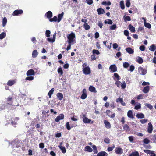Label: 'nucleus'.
Segmentation results:
<instances>
[{
  "instance_id": "12",
  "label": "nucleus",
  "mask_w": 156,
  "mask_h": 156,
  "mask_svg": "<svg viewBox=\"0 0 156 156\" xmlns=\"http://www.w3.org/2000/svg\"><path fill=\"white\" fill-rule=\"evenodd\" d=\"M115 152L117 154H121L123 153V150L121 148L116 147L115 149Z\"/></svg>"
},
{
  "instance_id": "5",
  "label": "nucleus",
  "mask_w": 156,
  "mask_h": 156,
  "mask_svg": "<svg viewBox=\"0 0 156 156\" xmlns=\"http://www.w3.org/2000/svg\"><path fill=\"white\" fill-rule=\"evenodd\" d=\"M138 71L141 75H145L147 73V70L141 67L138 68Z\"/></svg>"
},
{
  "instance_id": "28",
  "label": "nucleus",
  "mask_w": 156,
  "mask_h": 156,
  "mask_svg": "<svg viewBox=\"0 0 156 156\" xmlns=\"http://www.w3.org/2000/svg\"><path fill=\"white\" fill-rule=\"evenodd\" d=\"M127 115L130 118H134L132 111L131 110H129L128 111Z\"/></svg>"
},
{
  "instance_id": "50",
  "label": "nucleus",
  "mask_w": 156,
  "mask_h": 156,
  "mask_svg": "<svg viewBox=\"0 0 156 156\" xmlns=\"http://www.w3.org/2000/svg\"><path fill=\"white\" fill-rule=\"evenodd\" d=\"M117 26L116 24H113L110 27V29L112 30H115Z\"/></svg>"
},
{
  "instance_id": "54",
  "label": "nucleus",
  "mask_w": 156,
  "mask_h": 156,
  "mask_svg": "<svg viewBox=\"0 0 156 156\" xmlns=\"http://www.w3.org/2000/svg\"><path fill=\"white\" fill-rule=\"evenodd\" d=\"M115 146L113 144L112 147H109L108 148V149H107L108 151H112L113 149L115 148Z\"/></svg>"
},
{
  "instance_id": "44",
  "label": "nucleus",
  "mask_w": 156,
  "mask_h": 156,
  "mask_svg": "<svg viewBox=\"0 0 156 156\" xmlns=\"http://www.w3.org/2000/svg\"><path fill=\"white\" fill-rule=\"evenodd\" d=\"M120 5L121 9H124L125 8V6L124 3V2L121 1L120 2Z\"/></svg>"
},
{
  "instance_id": "23",
  "label": "nucleus",
  "mask_w": 156,
  "mask_h": 156,
  "mask_svg": "<svg viewBox=\"0 0 156 156\" xmlns=\"http://www.w3.org/2000/svg\"><path fill=\"white\" fill-rule=\"evenodd\" d=\"M89 90L92 92L96 93L97 90H96L95 88L93 86H90L89 88Z\"/></svg>"
},
{
  "instance_id": "42",
  "label": "nucleus",
  "mask_w": 156,
  "mask_h": 156,
  "mask_svg": "<svg viewBox=\"0 0 156 156\" xmlns=\"http://www.w3.org/2000/svg\"><path fill=\"white\" fill-rule=\"evenodd\" d=\"M121 87L122 89H124L126 88V84L125 81H123L121 83Z\"/></svg>"
},
{
  "instance_id": "22",
  "label": "nucleus",
  "mask_w": 156,
  "mask_h": 156,
  "mask_svg": "<svg viewBox=\"0 0 156 156\" xmlns=\"http://www.w3.org/2000/svg\"><path fill=\"white\" fill-rule=\"evenodd\" d=\"M126 50L127 52L130 54H132L134 52L133 50L130 47L126 48Z\"/></svg>"
},
{
  "instance_id": "20",
  "label": "nucleus",
  "mask_w": 156,
  "mask_h": 156,
  "mask_svg": "<svg viewBox=\"0 0 156 156\" xmlns=\"http://www.w3.org/2000/svg\"><path fill=\"white\" fill-rule=\"evenodd\" d=\"M97 11L98 15L103 14L105 13L104 9L101 8L98 9H97Z\"/></svg>"
},
{
  "instance_id": "27",
  "label": "nucleus",
  "mask_w": 156,
  "mask_h": 156,
  "mask_svg": "<svg viewBox=\"0 0 156 156\" xmlns=\"http://www.w3.org/2000/svg\"><path fill=\"white\" fill-rule=\"evenodd\" d=\"M63 12H62L61 14H59L58 15V22H59L61 21L63 16Z\"/></svg>"
},
{
  "instance_id": "60",
  "label": "nucleus",
  "mask_w": 156,
  "mask_h": 156,
  "mask_svg": "<svg viewBox=\"0 0 156 156\" xmlns=\"http://www.w3.org/2000/svg\"><path fill=\"white\" fill-rule=\"evenodd\" d=\"M126 6L127 7H129L130 3V0H126Z\"/></svg>"
},
{
  "instance_id": "52",
  "label": "nucleus",
  "mask_w": 156,
  "mask_h": 156,
  "mask_svg": "<svg viewBox=\"0 0 156 156\" xmlns=\"http://www.w3.org/2000/svg\"><path fill=\"white\" fill-rule=\"evenodd\" d=\"M51 34V32L50 30H47L45 32V35L47 37H49L50 36V34Z\"/></svg>"
},
{
  "instance_id": "37",
  "label": "nucleus",
  "mask_w": 156,
  "mask_h": 156,
  "mask_svg": "<svg viewBox=\"0 0 156 156\" xmlns=\"http://www.w3.org/2000/svg\"><path fill=\"white\" fill-rule=\"evenodd\" d=\"M136 116L138 118L142 119L144 117V116L143 113H140L137 114Z\"/></svg>"
},
{
  "instance_id": "1",
  "label": "nucleus",
  "mask_w": 156,
  "mask_h": 156,
  "mask_svg": "<svg viewBox=\"0 0 156 156\" xmlns=\"http://www.w3.org/2000/svg\"><path fill=\"white\" fill-rule=\"evenodd\" d=\"M83 72V73L86 75L90 74L91 73V70L90 68L87 66L86 63H84L82 65Z\"/></svg>"
},
{
  "instance_id": "59",
  "label": "nucleus",
  "mask_w": 156,
  "mask_h": 156,
  "mask_svg": "<svg viewBox=\"0 0 156 156\" xmlns=\"http://www.w3.org/2000/svg\"><path fill=\"white\" fill-rule=\"evenodd\" d=\"M91 61H94L95 60L97 57L95 55L93 54V55H92L91 56Z\"/></svg>"
},
{
  "instance_id": "58",
  "label": "nucleus",
  "mask_w": 156,
  "mask_h": 156,
  "mask_svg": "<svg viewBox=\"0 0 156 156\" xmlns=\"http://www.w3.org/2000/svg\"><path fill=\"white\" fill-rule=\"evenodd\" d=\"M143 151L144 153L149 154H150L151 153V152L152 151L147 149L144 150Z\"/></svg>"
},
{
  "instance_id": "19",
  "label": "nucleus",
  "mask_w": 156,
  "mask_h": 156,
  "mask_svg": "<svg viewBox=\"0 0 156 156\" xmlns=\"http://www.w3.org/2000/svg\"><path fill=\"white\" fill-rule=\"evenodd\" d=\"M16 81L15 80H10L8 81L7 84L9 86H12L14 85Z\"/></svg>"
},
{
  "instance_id": "21",
  "label": "nucleus",
  "mask_w": 156,
  "mask_h": 156,
  "mask_svg": "<svg viewBox=\"0 0 156 156\" xmlns=\"http://www.w3.org/2000/svg\"><path fill=\"white\" fill-rule=\"evenodd\" d=\"M84 151H87L89 152H91L93 151V150L90 146H87L85 147Z\"/></svg>"
},
{
  "instance_id": "61",
  "label": "nucleus",
  "mask_w": 156,
  "mask_h": 156,
  "mask_svg": "<svg viewBox=\"0 0 156 156\" xmlns=\"http://www.w3.org/2000/svg\"><path fill=\"white\" fill-rule=\"evenodd\" d=\"M104 141L105 143L108 144L110 143V139L108 137L105 138Z\"/></svg>"
},
{
  "instance_id": "30",
  "label": "nucleus",
  "mask_w": 156,
  "mask_h": 156,
  "mask_svg": "<svg viewBox=\"0 0 156 156\" xmlns=\"http://www.w3.org/2000/svg\"><path fill=\"white\" fill-rule=\"evenodd\" d=\"M38 55V52L36 50H34L32 52V56L33 58L36 57Z\"/></svg>"
},
{
  "instance_id": "11",
  "label": "nucleus",
  "mask_w": 156,
  "mask_h": 156,
  "mask_svg": "<svg viewBox=\"0 0 156 156\" xmlns=\"http://www.w3.org/2000/svg\"><path fill=\"white\" fill-rule=\"evenodd\" d=\"M104 122L105 124V126L106 128L109 129L111 128V125L109 122L106 120H105Z\"/></svg>"
},
{
  "instance_id": "33",
  "label": "nucleus",
  "mask_w": 156,
  "mask_h": 156,
  "mask_svg": "<svg viewBox=\"0 0 156 156\" xmlns=\"http://www.w3.org/2000/svg\"><path fill=\"white\" fill-rule=\"evenodd\" d=\"M57 96L59 100H61L63 98V95L62 93H58L57 94Z\"/></svg>"
},
{
  "instance_id": "46",
  "label": "nucleus",
  "mask_w": 156,
  "mask_h": 156,
  "mask_svg": "<svg viewBox=\"0 0 156 156\" xmlns=\"http://www.w3.org/2000/svg\"><path fill=\"white\" fill-rule=\"evenodd\" d=\"M123 67L125 68H127L129 66V64L127 62H125L123 63Z\"/></svg>"
},
{
  "instance_id": "18",
  "label": "nucleus",
  "mask_w": 156,
  "mask_h": 156,
  "mask_svg": "<svg viewBox=\"0 0 156 156\" xmlns=\"http://www.w3.org/2000/svg\"><path fill=\"white\" fill-rule=\"evenodd\" d=\"M97 156H108V154L105 151H101L98 154Z\"/></svg>"
},
{
  "instance_id": "25",
  "label": "nucleus",
  "mask_w": 156,
  "mask_h": 156,
  "mask_svg": "<svg viewBox=\"0 0 156 156\" xmlns=\"http://www.w3.org/2000/svg\"><path fill=\"white\" fill-rule=\"evenodd\" d=\"M156 49V46L152 44L150 46L149 50L151 51H154Z\"/></svg>"
},
{
  "instance_id": "35",
  "label": "nucleus",
  "mask_w": 156,
  "mask_h": 156,
  "mask_svg": "<svg viewBox=\"0 0 156 156\" xmlns=\"http://www.w3.org/2000/svg\"><path fill=\"white\" fill-rule=\"evenodd\" d=\"M57 71L58 73L60 75H62L63 73V72L62 69V68L61 67H59L58 68Z\"/></svg>"
},
{
  "instance_id": "15",
  "label": "nucleus",
  "mask_w": 156,
  "mask_h": 156,
  "mask_svg": "<svg viewBox=\"0 0 156 156\" xmlns=\"http://www.w3.org/2000/svg\"><path fill=\"white\" fill-rule=\"evenodd\" d=\"M45 16H46L47 18L49 20L50 19H51L52 16V13L51 11H48L46 13Z\"/></svg>"
},
{
  "instance_id": "51",
  "label": "nucleus",
  "mask_w": 156,
  "mask_h": 156,
  "mask_svg": "<svg viewBox=\"0 0 156 156\" xmlns=\"http://www.w3.org/2000/svg\"><path fill=\"white\" fill-rule=\"evenodd\" d=\"M145 105L147 106L149 109L150 110H151L153 109V107L152 105L146 103L145 104Z\"/></svg>"
},
{
  "instance_id": "63",
  "label": "nucleus",
  "mask_w": 156,
  "mask_h": 156,
  "mask_svg": "<svg viewBox=\"0 0 156 156\" xmlns=\"http://www.w3.org/2000/svg\"><path fill=\"white\" fill-rule=\"evenodd\" d=\"M148 121L147 119H143L140 120V122L142 124H144L146 123Z\"/></svg>"
},
{
  "instance_id": "62",
  "label": "nucleus",
  "mask_w": 156,
  "mask_h": 156,
  "mask_svg": "<svg viewBox=\"0 0 156 156\" xmlns=\"http://www.w3.org/2000/svg\"><path fill=\"white\" fill-rule=\"evenodd\" d=\"M141 108V105L139 103L138 105L135 106L134 107V109L136 110L139 109Z\"/></svg>"
},
{
  "instance_id": "39",
  "label": "nucleus",
  "mask_w": 156,
  "mask_h": 156,
  "mask_svg": "<svg viewBox=\"0 0 156 156\" xmlns=\"http://www.w3.org/2000/svg\"><path fill=\"white\" fill-rule=\"evenodd\" d=\"M6 36V34L5 32H2L0 34V39H2Z\"/></svg>"
},
{
  "instance_id": "7",
  "label": "nucleus",
  "mask_w": 156,
  "mask_h": 156,
  "mask_svg": "<svg viewBox=\"0 0 156 156\" xmlns=\"http://www.w3.org/2000/svg\"><path fill=\"white\" fill-rule=\"evenodd\" d=\"M64 118V115L63 114H61L55 119V121L56 122H58L60 120L63 119Z\"/></svg>"
},
{
  "instance_id": "2",
  "label": "nucleus",
  "mask_w": 156,
  "mask_h": 156,
  "mask_svg": "<svg viewBox=\"0 0 156 156\" xmlns=\"http://www.w3.org/2000/svg\"><path fill=\"white\" fill-rule=\"evenodd\" d=\"M67 38L68 39L67 41L69 44H72L75 40V35L74 33L72 32L71 33L67 35Z\"/></svg>"
},
{
  "instance_id": "41",
  "label": "nucleus",
  "mask_w": 156,
  "mask_h": 156,
  "mask_svg": "<svg viewBox=\"0 0 156 156\" xmlns=\"http://www.w3.org/2000/svg\"><path fill=\"white\" fill-rule=\"evenodd\" d=\"M104 22L105 24H112L113 23L112 21L110 19L105 20Z\"/></svg>"
},
{
  "instance_id": "49",
  "label": "nucleus",
  "mask_w": 156,
  "mask_h": 156,
  "mask_svg": "<svg viewBox=\"0 0 156 156\" xmlns=\"http://www.w3.org/2000/svg\"><path fill=\"white\" fill-rule=\"evenodd\" d=\"M121 82L119 80L116 81L115 82L116 85L119 87H120L121 86Z\"/></svg>"
},
{
  "instance_id": "29",
  "label": "nucleus",
  "mask_w": 156,
  "mask_h": 156,
  "mask_svg": "<svg viewBox=\"0 0 156 156\" xmlns=\"http://www.w3.org/2000/svg\"><path fill=\"white\" fill-rule=\"evenodd\" d=\"M55 90L54 88H52L49 92L48 95L49 96V98H51V95L53 94L54 91Z\"/></svg>"
},
{
  "instance_id": "57",
  "label": "nucleus",
  "mask_w": 156,
  "mask_h": 156,
  "mask_svg": "<svg viewBox=\"0 0 156 156\" xmlns=\"http://www.w3.org/2000/svg\"><path fill=\"white\" fill-rule=\"evenodd\" d=\"M86 2L88 5H91L93 3V0H86Z\"/></svg>"
},
{
  "instance_id": "17",
  "label": "nucleus",
  "mask_w": 156,
  "mask_h": 156,
  "mask_svg": "<svg viewBox=\"0 0 156 156\" xmlns=\"http://www.w3.org/2000/svg\"><path fill=\"white\" fill-rule=\"evenodd\" d=\"M142 19H143L144 20V26H145V27H146L147 28L149 29L151 28V25L149 23L146 22V19L144 18H142Z\"/></svg>"
},
{
  "instance_id": "32",
  "label": "nucleus",
  "mask_w": 156,
  "mask_h": 156,
  "mask_svg": "<svg viewBox=\"0 0 156 156\" xmlns=\"http://www.w3.org/2000/svg\"><path fill=\"white\" fill-rule=\"evenodd\" d=\"M49 21L51 22H58V19L56 16H54L53 18L50 19Z\"/></svg>"
},
{
  "instance_id": "13",
  "label": "nucleus",
  "mask_w": 156,
  "mask_h": 156,
  "mask_svg": "<svg viewBox=\"0 0 156 156\" xmlns=\"http://www.w3.org/2000/svg\"><path fill=\"white\" fill-rule=\"evenodd\" d=\"M26 75L27 76L34 75L35 72L33 69H30L27 72Z\"/></svg>"
},
{
  "instance_id": "53",
  "label": "nucleus",
  "mask_w": 156,
  "mask_h": 156,
  "mask_svg": "<svg viewBox=\"0 0 156 156\" xmlns=\"http://www.w3.org/2000/svg\"><path fill=\"white\" fill-rule=\"evenodd\" d=\"M150 142V140L147 138H145L143 140V142L145 144H148Z\"/></svg>"
},
{
  "instance_id": "4",
  "label": "nucleus",
  "mask_w": 156,
  "mask_h": 156,
  "mask_svg": "<svg viewBox=\"0 0 156 156\" xmlns=\"http://www.w3.org/2000/svg\"><path fill=\"white\" fill-rule=\"evenodd\" d=\"M109 70L111 72L114 73L117 71V68L115 64L112 65L110 66Z\"/></svg>"
},
{
  "instance_id": "34",
  "label": "nucleus",
  "mask_w": 156,
  "mask_h": 156,
  "mask_svg": "<svg viewBox=\"0 0 156 156\" xmlns=\"http://www.w3.org/2000/svg\"><path fill=\"white\" fill-rule=\"evenodd\" d=\"M123 129L126 131H129L130 130L129 126L127 124H125L124 125Z\"/></svg>"
},
{
  "instance_id": "47",
  "label": "nucleus",
  "mask_w": 156,
  "mask_h": 156,
  "mask_svg": "<svg viewBox=\"0 0 156 156\" xmlns=\"http://www.w3.org/2000/svg\"><path fill=\"white\" fill-rule=\"evenodd\" d=\"M93 54L95 55V54L96 55H99L100 54V53L99 52V51L98 50H97L95 49L93 50L92 51Z\"/></svg>"
},
{
  "instance_id": "8",
  "label": "nucleus",
  "mask_w": 156,
  "mask_h": 156,
  "mask_svg": "<svg viewBox=\"0 0 156 156\" xmlns=\"http://www.w3.org/2000/svg\"><path fill=\"white\" fill-rule=\"evenodd\" d=\"M82 94L80 98L82 99H84L87 98V91L85 89H84L82 91Z\"/></svg>"
},
{
  "instance_id": "16",
  "label": "nucleus",
  "mask_w": 156,
  "mask_h": 156,
  "mask_svg": "<svg viewBox=\"0 0 156 156\" xmlns=\"http://www.w3.org/2000/svg\"><path fill=\"white\" fill-rule=\"evenodd\" d=\"M62 142H60L58 147L59 148L62 150V152L63 153H66V151L64 147L62 146Z\"/></svg>"
},
{
  "instance_id": "14",
  "label": "nucleus",
  "mask_w": 156,
  "mask_h": 156,
  "mask_svg": "<svg viewBox=\"0 0 156 156\" xmlns=\"http://www.w3.org/2000/svg\"><path fill=\"white\" fill-rule=\"evenodd\" d=\"M148 127L147 128V131L149 133H151L153 130V126L151 122H149L148 124Z\"/></svg>"
},
{
  "instance_id": "24",
  "label": "nucleus",
  "mask_w": 156,
  "mask_h": 156,
  "mask_svg": "<svg viewBox=\"0 0 156 156\" xmlns=\"http://www.w3.org/2000/svg\"><path fill=\"white\" fill-rule=\"evenodd\" d=\"M150 90V87L149 86H147L145 87L143 90V92L145 93H147Z\"/></svg>"
},
{
  "instance_id": "6",
  "label": "nucleus",
  "mask_w": 156,
  "mask_h": 156,
  "mask_svg": "<svg viewBox=\"0 0 156 156\" xmlns=\"http://www.w3.org/2000/svg\"><path fill=\"white\" fill-rule=\"evenodd\" d=\"M23 13V11L21 9L16 10H15L12 13L13 16H18L22 14Z\"/></svg>"
},
{
  "instance_id": "26",
  "label": "nucleus",
  "mask_w": 156,
  "mask_h": 156,
  "mask_svg": "<svg viewBox=\"0 0 156 156\" xmlns=\"http://www.w3.org/2000/svg\"><path fill=\"white\" fill-rule=\"evenodd\" d=\"M128 28L133 33L135 32V27L131 24L129 25Z\"/></svg>"
},
{
  "instance_id": "3",
  "label": "nucleus",
  "mask_w": 156,
  "mask_h": 156,
  "mask_svg": "<svg viewBox=\"0 0 156 156\" xmlns=\"http://www.w3.org/2000/svg\"><path fill=\"white\" fill-rule=\"evenodd\" d=\"M82 118H83V121L84 123H90L91 124L93 123V121L86 117V115L85 114L83 115Z\"/></svg>"
},
{
  "instance_id": "48",
  "label": "nucleus",
  "mask_w": 156,
  "mask_h": 156,
  "mask_svg": "<svg viewBox=\"0 0 156 156\" xmlns=\"http://www.w3.org/2000/svg\"><path fill=\"white\" fill-rule=\"evenodd\" d=\"M34 77L32 76H27L26 77L25 79L26 80L31 81L34 80Z\"/></svg>"
},
{
  "instance_id": "40",
  "label": "nucleus",
  "mask_w": 156,
  "mask_h": 156,
  "mask_svg": "<svg viewBox=\"0 0 156 156\" xmlns=\"http://www.w3.org/2000/svg\"><path fill=\"white\" fill-rule=\"evenodd\" d=\"M83 26L85 29L86 30H89L90 28V26L87 23H85L84 24Z\"/></svg>"
},
{
  "instance_id": "43",
  "label": "nucleus",
  "mask_w": 156,
  "mask_h": 156,
  "mask_svg": "<svg viewBox=\"0 0 156 156\" xmlns=\"http://www.w3.org/2000/svg\"><path fill=\"white\" fill-rule=\"evenodd\" d=\"M136 62L139 64H141L143 62V59L141 57H139L137 59Z\"/></svg>"
},
{
  "instance_id": "64",
  "label": "nucleus",
  "mask_w": 156,
  "mask_h": 156,
  "mask_svg": "<svg viewBox=\"0 0 156 156\" xmlns=\"http://www.w3.org/2000/svg\"><path fill=\"white\" fill-rule=\"evenodd\" d=\"M145 47L144 45H142L139 47L140 49L142 51H144L145 50Z\"/></svg>"
},
{
  "instance_id": "9",
  "label": "nucleus",
  "mask_w": 156,
  "mask_h": 156,
  "mask_svg": "<svg viewBox=\"0 0 156 156\" xmlns=\"http://www.w3.org/2000/svg\"><path fill=\"white\" fill-rule=\"evenodd\" d=\"M12 99L13 98L12 97L10 96L8 97L7 99L6 104L7 105H12Z\"/></svg>"
},
{
  "instance_id": "38",
  "label": "nucleus",
  "mask_w": 156,
  "mask_h": 156,
  "mask_svg": "<svg viewBox=\"0 0 156 156\" xmlns=\"http://www.w3.org/2000/svg\"><path fill=\"white\" fill-rule=\"evenodd\" d=\"M7 20L6 17H4L2 20V25L3 27H5L7 23Z\"/></svg>"
},
{
  "instance_id": "56",
  "label": "nucleus",
  "mask_w": 156,
  "mask_h": 156,
  "mask_svg": "<svg viewBox=\"0 0 156 156\" xmlns=\"http://www.w3.org/2000/svg\"><path fill=\"white\" fill-rule=\"evenodd\" d=\"M114 77L116 78L117 80H119L120 79V76L119 75L116 73H115L114 74Z\"/></svg>"
},
{
  "instance_id": "31",
  "label": "nucleus",
  "mask_w": 156,
  "mask_h": 156,
  "mask_svg": "<svg viewBox=\"0 0 156 156\" xmlns=\"http://www.w3.org/2000/svg\"><path fill=\"white\" fill-rule=\"evenodd\" d=\"M129 156H139L138 152L137 151L132 152L129 155Z\"/></svg>"
},
{
  "instance_id": "55",
  "label": "nucleus",
  "mask_w": 156,
  "mask_h": 156,
  "mask_svg": "<svg viewBox=\"0 0 156 156\" xmlns=\"http://www.w3.org/2000/svg\"><path fill=\"white\" fill-rule=\"evenodd\" d=\"M66 127L67 129L69 130L71 129V128L70 127L69 123V122H67L66 124Z\"/></svg>"
},
{
  "instance_id": "10",
  "label": "nucleus",
  "mask_w": 156,
  "mask_h": 156,
  "mask_svg": "<svg viewBox=\"0 0 156 156\" xmlns=\"http://www.w3.org/2000/svg\"><path fill=\"white\" fill-rule=\"evenodd\" d=\"M116 101L117 102H120V103L123 106H125L126 105V104L123 101V98H122L119 97L117 98Z\"/></svg>"
},
{
  "instance_id": "36",
  "label": "nucleus",
  "mask_w": 156,
  "mask_h": 156,
  "mask_svg": "<svg viewBox=\"0 0 156 156\" xmlns=\"http://www.w3.org/2000/svg\"><path fill=\"white\" fill-rule=\"evenodd\" d=\"M123 19L125 22H126L127 21H130L131 20L130 17L128 16H124L123 17Z\"/></svg>"
},
{
  "instance_id": "45",
  "label": "nucleus",
  "mask_w": 156,
  "mask_h": 156,
  "mask_svg": "<svg viewBox=\"0 0 156 156\" xmlns=\"http://www.w3.org/2000/svg\"><path fill=\"white\" fill-rule=\"evenodd\" d=\"M102 4L103 5H111V2L110 1H108V2H106V1H103L102 2Z\"/></svg>"
}]
</instances>
